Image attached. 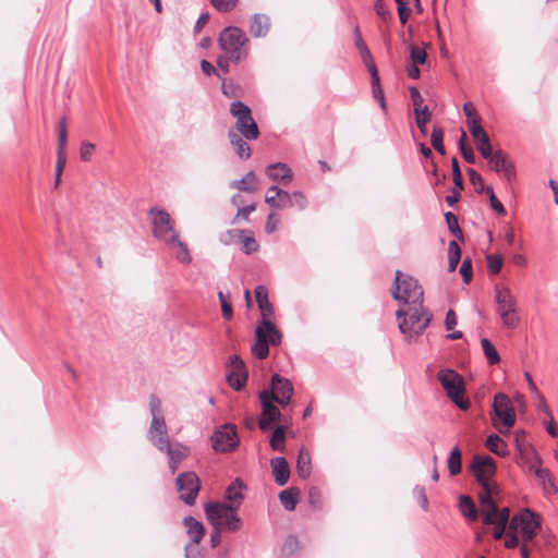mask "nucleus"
I'll return each instance as SVG.
<instances>
[{
  "mask_svg": "<svg viewBox=\"0 0 558 558\" xmlns=\"http://www.w3.org/2000/svg\"><path fill=\"white\" fill-rule=\"evenodd\" d=\"M153 235L169 250L175 252V258L182 264H191L192 256L187 245L180 240L174 229V221L165 209L151 208L148 213Z\"/></svg>",
  "mask_w": 558,
  "mask_h": 558,
  "instance_id": "f257e3e1",
  "label": "nucleus"
},
{
  "mask_svg": "<svg viewBox=\"0 0 558 558\" xmlns=\"http://www.w3.org/2000/svg\"><path fill=\"white\" fill-rule=\"evenodd\" d=\"M396 316L399 319V330L408 343L415 342L423 335L433 317L423 304L411 306L408 311L399 308Z\"/></svg>",
  "mask_w": 558,
  "mask_h": 558,
  "instance_id": "f03ea898",
  "label": "nucleus"
},
{
  "mask_svg": "<svg viewBox=\"0 0 558 558\" xmlns=\"http://www.w3.org/2000/svg\"><path fill=\"white\" fill-rule=\"evenodd\" d=\"M205 514L214 527L236 532L242 526V520L236 513V506L226 502H209L205 505Z\"/></svg>",
  "mask_w": 558,
  "mask_h": 558,
  "instance_id": "7ed1b4c3",
  "label": "nucleus"
},
{
  "mask_svg": "<svg viewBox=\"0 0 558 558\" xmlns=\"http://www.w3.org/2000/svg\"><path fill=\"white\" fill-rule=\"evenodd\" d=\"M470 468L481 485V492L478 493L480 504L488 502V495H494L497 490V486L489 482V478L496 472L494 459L489 456H475Z\"/></svg>",
  "mask_w": 558,
  "mask_h": 558,
  "instance_id": "20e7f679",
  "label": "nucleus"
},
{
  "mask_svg": "<svg viewBox=\"0 0 558 558\" xmlns=\"http://www.w3.org/2000/svg\"><path fill=\"white\" fill-rule=\"evenodd\" d=\"M221 50L233 62H240L247 57V49L245 45L248 38L245 33L235 26H228L223 28L218 39Z\"/></svg>",
  "mask_w": 558,
  "mask_h": 558,
  "instance_id": "39448f33",
  "label": "nucleus"
},
{
  "mask_svg": "<svg viewBox=\"0 0 558 558\" xmlns=\"http://www.w3.org/2000/svg\"><path fill=\"white\" fill-rule=\"evenodd\" d=\"M490 417L493 426L501 434L508 433L514 426L515 411L511 399L506 393L495 395Z\"/></svg>",
  "mask_w": 558,
  "mask_h": 558,
  "instance_id": "423d86ee",
  "label": "nucleus"
},
{
  "mask_svg": "<svg viewBox=\"0 0 558 558\" xmlns=\"http://www.w3.org/2000/svg\"><path fill=\"white\" fill-rule=\"evenodd\" d=\"M396 289L392 296L400 303L412 306L423 304L424 291L418 281L411 276H403L400 270L395 275Z\"/></svg>",
  "mask_w": 558,
  "mask_h": 558,
  "instance_id": "0eeeda50",
  "label": "nucleus"
},
{
  "mask_svg": "<svg viewBox=\"0 0 558 558\" xmlns=\"http://www.w3.org/2000/svg\"><path fill=\"white\" fill-rule=\"evenodd\" d=\"M282 335L270 319H262L255 329V343L252 353L259 360L269 354V344L277 345L281 342Z\"/></svg>",
  "mask_w": 558,
  "mask_h": 558,
  "instance_id": "6e6552de",
  "label": "nucleus"
},
{
  "mask_svg": "<svg viewBox=\"0 0 558 558\" xmlns=\"http://www.w3.org/2000/svg\"><path fill=\"white\" fill-rule=\"evenodd\" d=\"M447 397L461 410L470 408V401L463 397L464 380L460 374L451 368H444L437 374Z\"/></svg>",
  "mask_w": 558,
  "mask_h": 558,
  "instance_id": "1a4fd4ad",
  "label": "nucleus"
},
{
  "mask_svg": "<svg viewBox=\"0 0 558 558\" xmlns=\"http://www.w3.org/2000/svg\"><path fill=\"white\" fill-rule=\"evenodd\" d=\"M495 301L497 304V313L502 324L508 328H515L519 325L520 317L518 315L517 301L510 289L507 287H495Z\"/></svg>",
  "mask_w": 558,
  "mask_h": 558,
  "instance_id": "9d476101",
  "label": "nucleus"
},
{
  "mask_svg": "<svg viewBox=\"0 0 558 558\" xmlns=\"http://www.w3.org/2000/svg\"><path fill=\"white\" fill-rule=\"evenodd\" d=\"M230 113L235 119V132L240 133L247 141L258 138L259 130L247 105L235 100L230 105Z\"/></svg>",
  "mask_w": 558,
  "mask_h": 558,
  "instance_id": "9b49d317",
  "label": "nucleus"
},
{
  "mask_svg": "<svg viewBox=\"0 0 558 558\" xmlns=\"http://www.w3.org/2000/svg\"><path fill=\"white\" fill-rule=\"evenodd\" d=\"M183 525L186 529V533L190 537V543L185 546L186 558H199L201 554L197 545L205 535V527L202 522L193 517H185L183 519Z\"/></svg>",
  "mask_w": 558,
  "mask_h": 558,
  "instance_id": "f8f14e48",
  "label": "nucleus"
},
{
  "mask_svg": "<svg viewBox=\"0 0 558 558\" xmlns=\"http://www.w3.org/2000/svg\"><path fill=\"white\" fill-rule=\"evenodd\" d=\"M239 444L234 425L226 424L219 427L211 436V446L216 452H228L236 448Z\"/></svg>",
  "mask_w": 558,
  "mask_h": 558,
  "instance_id": "ddd939ff",
  "label": "nucleus"
},
{
  "mask_svg": "<svg viewBox=\"0 0 558 558\" xmlns=\"http://www.w3.org/2000/svg\"><path fill=\"white\" fill-rule=\"evenodd\" d=\"M259 400L262 403V415L258 420V426L262 430L266 432L270 429L274 423L281 422L282 414L274 404L275 400L271 399L268 390H263L259 393Z\"/></svg>",
  "mask_w": 558,
  "mask_h": 558,
  "instance_id": "4468645a",
  "label": "nucleus"
},
{
  "mask_svg": "<svg viewBox=\"0 0 558 558\" xmlns=\"http://www.w3.org/2000/svg\"><path fill=\"white\" fill-rule=\"evenodd\" d=\"M178 490L181 493V499L189 506L194 505L199 492V480L194 472H184L179 474L175 481Z\"/></svg>",
  "mask_w": 558,
  "mask_h": 558,
  "instance_id": "2eb2a0df",
  "label": "nucleus"
},
{
  "mask_svg": "<svg viewBox=\"0 0 558 558\" xmlns=\"http://www.w3.org/2000/svg\"><path fill=\"white\" fill-rule=\"evenodd\" d=\"M271 390H268V393L271 396V399L275 400L281 407H286L291 402V397L293 395V385L288 379L278 374L272 375L271 377Z\"/></svg>",
  "mask_w": 558,
  "mask_h": 558,
  "instance_id": "dca6fc26",
  "label": "nucleus"
},
{
  "mask_svg": "<svg viewBox=\"0 0 558 558\" xmlns=\"http://www.w3.org/2000/svg\"><path fill=\"white\" fill-rule=\"evenodd\" d=\"M247 380L244 362L239 355H232L227 365V381L234 390H241Z\"/></svg>",
  "mask_w": 558,
  "mask_h": 558,
  "instance_id": "f3484780",
  "label": "nucleus"
},
{
  "mask_svg": "<svg viewBox=\"0 0 558 558\" xmlns=\"http://www.w3.org/2000/svg\"><path fill=\"white\" fill-rule=\"evenodd\" d=\"M159 451L167 454L171 474L177 472L180 463L191 453L190 447L180 441H169L162 447V449H159Z\"/></svg>",
  "mask_w": 558,
  "mask_h": 558,
  "instance_id": "a211bd4d",
  "label": "nucleus"
},
{
  "mask_svg": "<svg viewBox=\"0 0 558 558\" xmlns=\"http://www.w3.org/2000/svg\"><path fill=\"white\" fill-rule=\"evenodd\" d=\"M490 170L500 173L508 182L515 179L517 171L513 161L502 150H496L495 158L488 163Z\"/></svg>",
  "mask_w": 558,
  "mask_h": 558,
  "instance_id": "6ab92c4d",
  "label": "nucleus"
},
{
  "mask_svg": "<svg viewBox=\"0 0 558 558\" xmlns=\"http://www.w3.org/2000/svg\"><path fill=\"white\" fill-rule=\"evenodd\" d=\"M147 438L156 449H162L167 442L171 441L168 435L165 417L151 418L147 432Z\"/></svg>",
  "mask_w": 558,
  "mask_h": 558,
  "instance_id": "aec40b11",
  "label": "nucleus"
},
{
  "mask_svg": "<svg viewBox=\"0 0 558 558\" xmlns=\"http://www.w3.org/2000/svg\"><path fill=\"white\" fill-rule=\"evenodd\" d=\"M518 518V529L520 527L523 543L532 542L539 531V522L535 514L530 510H524Z\"/></svg>",
  "mask_w": 558,
  "mask_h": 558,
  "instance_id": "412c9836",
  "label": "nucleus"
},
{
  "mask_svg": "<svg viewBox=\"0 0 558 558\" xmlns=\"http://www.w3.org/2000/svg\"><path fill=\"white\" fill-rule=\"evenodd\" d=\"M529 462L530 470L535 474L544 490L553 494L556 493L557 488L551 478V474L549 470L541 468L542 459L536 451H532V459H530Z\"/></svg>",
  "mask_w": 558,
  "mask_h": 558,
  "instance_id": "4be33fe9",
  "label": "nucleus"
},
{
  "mask_svg": "<svg viewBox=\"0 0 558 558\" xmlns=\"http://www.w3.org/2000/svg\"><path fill=\"white\" fill-rule=\"evenodd\" d=\"M410 94L414 105L415 122L422 135H426V123L430 119V113L427 106H422L423 98L416 87L410 88Z\"/></svg>",
  "mask_w": 558,
  "mask_h": 558,
  "instance_id": "5701e85b",
  "label": "nucleus"
},
{
  "mask_svg": "<svg viewBox=\"0 0 558 558\" xmlns=\"http://www.w3.org/2000/svg\"><path fill=\"white\" fill-rule=\"evenodd\" d=\"M265 173L274 182L288 184L293 180V172L284 162H276L267 166Z\"/></svg>",
  "mask_w": 558,
  "mask_h": 558,
  "instance_id": "b1692460",
  "label": "nucleus"
},
{
  "mask_svg": "<svg viewBox=\"0 0 558 558\" xmlns=\"http://www.w3.org/2000/svg\"><path fill=\"white\" fill-rule=\"evenodd\" d=\"M270 466L275 482L278 486H283L290 477V470L287 460L283 457H276L270 460Z\"/></svg>",
  "mask_w": 558,
  "mask_h": 558,
  "instance_id": "393cba45",
  "label": "nucleus"
},
{
  "mask_svg": "<svg viewBox=\"0 0 558 558\" xmlns=\"http://www.w3.org/2000/svg\"><path fill=\"white\" fill-rule=\"evenodd\" d=\"M480 506L483 523L494 525V537L500 539L506 532L508 523H501L493 519V506L490 502L480 504Z\"/></svg>",
  "mask_w": 558,
  "mask_h": 558,
  "instance_id": "a878e982",
  "label": "nucleus"
},
{
  "mask_svg": "<svg viewBox=\"0 0 558 558\" xmlns=\"http://www.w3.org/2000/svg\"><path fill=\"white\" fill-rule=\"evenodd\" d=\"M228 138L230 145L233 147L235 154L242 159H248L251 157V148L246 143V138H244L240 133L235 131H229Z\"/></svg>",
  "mask_w": 558,
  "mask_h": 558,
  "instance_id": "bb28decb",
  "label": "nucleus"
},
{
  "mask_svg": "<svg viewBox=\"0 0 558 558\" xmlns=\"http://www.w3.org/2000/svg\"><path fill=\"white\" fill-rule=\"evenodd\" d=\"M231 189L240 192L255 193L257 191V177L254 171H248L242 179L229 183Z\"/></svg>",
  "mask_w": 558,
  "mask_h": 558,
  "instance_id": "cd10ccee",
  "label": "nucleus"
},
{
  "mask_svg": "<svg viewBox=\"0 0 558 558\" xmlns=\"http://www.w3.org/2000/svg\"><path fill=\"white\" fill-rule=\"evenodd\" d=\"M255 299L262 313L263 319H269V317H271L274 314V308L268 300V291L264 286H258L255 288Z\"/></svg>",
  "mask_w": 558,
  "mask_h": 558,
  "instance_id": "c85d7f7f",
  "label": "nucleus"
},
{
  "mask_svg": "<svg viewBox=\"0 0 558 558\" xmlns=\"http://www.w3.org/2000/svg\"><path fill=\"white\" fill-rule=\"evenodd\" d=\"M270 27L269 17L265 14L256 13L252 17L250 32L253 37H264L267 35Z\"/></svg>",
  "mask_w": 558,
  "mask_h": 558,
  "instance_id": "c756f323",
  "label": "nucleus"
},
{
  "mask_svg": "<svg viewBox=\"0 0 558 558\" xmlns=\"http://www.w3.org/2000/svg\"><path fill=\"white\" fill-rule=\"evenodd\" d=\"M296 471L301 478H308L312 472V458L310 451L302 447L296 460Z\"/></svg>",
  "mask_w": 558,
  "mask_h": 558,
  "instance_id": "7c9ffc66",
  "label": "nucleus"
},
{
  "mask_svg": "<svg viewBox=\"0 0 558 558\" xmlns=\"http://www.w3.org/2000/svg\"><path fill=\"white\" fill-rule=\"evenodd\" d=\"M485 445L489 451L499 457H506L509 453L507 442L497 434L489 435Z\"/></svg>",
  "mask_w": 558,
  "mask_h": 558,
  "instance_id": "2f4dec72",
  "label": "nucleus"
},
{
  "mask_svg": "<svg viewBox=\"0 0 558 558\" xmlns=\"http://www.w3.org/2000/svg\"><path fill=\"white\" fill-rule=\"evenodd\" d=\"M244 485L241 482V480L235 478L227 488L226 490V498L230 502H232V506H236V508L240 506L242 499H243V489Z\"/></svg>",
  "mask_w": 558,
  "mask_h": 558,
  "instance_id": "473e14b6",
  "label": "nucleus"
},
{
  "mask_svg": "<svg viewBox=\"0 0 558 558\" xmlns=\"http://www.w3.org/2000/svg\"><path fill=\"white\" fill-rule=\"evenodd\" d=\"M298 493L295 488H288L280 492L279 500L286 510L292 511L295 509Z\"/></svg>",
  "mask_w": 558,
  "mask_h": 558,
  "instance_id": "72a5a7b5",
  "label": "nucleus"
},
{
  "mask_svg": "<svg viewBox=\"0 0 558 558\" xmlns=\"http://www.w3.org/2000/svg\"><path fill=\"white\" fill-rule=\"evenodd\" d=\"M459 507H460L462 514L466 519H469L471 521L476 520L477 512H476V509H475V506H474L472 499L469 496H464V495L460 496Z\"/></svg>",
  "mask_w": 558,
  "mask_h": 558,
  "instance_id": "f704fd0d",
  "label": "nucleus"
},
{
  "mask_svg": "<svg viewBox=\"0 0 558 558\" xmlns=\"http://www.w3.org/2000/svg\"><path fill=\"white\" fill-rule=\"evenodd\" d=\"M284 440H286V428L283 426H278L272 432L269 445L274 450L283 452L286 449Z\"/></svg>",
  "mask_w": 558,
  "mask_h": 558,
  "instance_id": "c9c22d12",
  "label": "nucleus"
},
{
  "mask_svg": "<svg viewBox=\"0 0 558 558\" xmlns=\"http://www.w3.org/2000/svg\"><path fill=\"white\" fill-rule=\"evenodd\" d=\"M481 345H482L484 355L490 365H495V364L499 363V361H500L499 353L487 338H483L481 340Z\"/></svg>",
  "mask_w": 558,
  "mask_h": 558,
  "instance_id": "e433bc0d",
  "label": "nucleus"
},
{
  "mask_svg": "<svg viewBox=\"0 0 558 558\" xmlns=\"http://www.w3.org/2000/svg\"><path fill=\"white\" fill-rule=\"evenodd\" d=\"M447 463L451 475H457L461 472V451L457 446L451 449Z\"/></svg>",
  "mask_w": 558,
  "mask_h": 558,
  "instance_id": "4c0bfd02",
  "label": "nucleus"
},
{
  "mask_svg": "<svg viewBox=\"0 0 558 558\" xmlns=\"http://www.w3.org/2000/svg\"><path fill=\"white\" fill-rule=\"evenodd\" d=\"M518 531V518L517 515L512 518L509 524V530L507 533V537L505 541V546L507 548H514L519 544V538L517 535Z\"/></svg>",
  "mask_w": 558,
  "mask_h": 558,
  "instance_id": "58836bf2",
  "label": "nucleus"
},
{
  "mask_svg": "<svg viewBox=\"0 0 558 558\" xmlns=\"http://www.w3.org/2000/svg\"><path fill=\"white\" fill-rule=\"evenodd\" d=\"M308 201L305 194L301 191L292 192V198L289 204H284V207H296L299 210H304L307 208Z\"/></svg>",
  "mask_w": 558,
  "mask_h": 558,
  "instance_id": "ea45409f",
  "label": "nucleus"
},
{
  "mask_svg": "<svg viewBox=\"0 0 558 558\" xmlns=\"http://www.w3.org/2000/svg\"><path fill=\"white\" fill-rule=\"evenodd\" d=\"M493 496L494 495H488V502L492 504L493 506V519L496 520V521H500L501 523H509V509L508 508H502V509H498L496 502L494 501L493 499Z\"/></svg>",
  "mask_w": 558,
  "mask_h": 558,
  "instance_id": "a19ab883",
  "label": "nucleus"
},
{
  "mask_svg": "<svg viewBox=\"0 0 558 558\" xmlns=\"http://www.w3.org/2000/svg\"><path fill=\"white\" fill-rule=\"evenodd\" d=\"M442 138H444V132L441 129L439 128H434L433 132H432V135H430V143H432V146L440 154V155H445L446 154V149H445V146L442 144Z\"/></svg>",
  "mask_w": 558,
  "mask_h": 558,
  "instance_id": "79ce46f5",
  "label": "nucleus"
},
{
  "mask_svg": "<svg viewBox=\"0 0 558 558\" xmlns=\"http://www.w3.org/2000/svg\"><path fill=\"white\" fill-rule=\"evenodd\" d=\"M488 271L492 275H496L500 271L504 260L499 254H488L486 256Z\"/></svg>",
  "mask_w": 558,
  "mask_h": 558,
  "instance_id": "37998d69",
  "label": "nucleus"
},
{
  "mask_svg": "<svg viewBox=\"0 0 558 558\" xmlns=\"http://www.w3.org/2000/svg\"><path fill=\"white\" fill-rule=\"evenodd\" d=\"M514 438H515L517 448L520 451L521 456L523 458H526L527 461L530 459H532V451H535V450L530 448L529 446H526V445H524L522 442V439L524 438V433L523 432H517Z\"/></svg>",
  "mask_w": 558,
  "mask_h": 558,
  "instance_id": "c03bdc74",
  "label": "nucleus"
},
{
  "mask_svg": "<svg viewBox=\"0 0 558 558\" xmlns=\"http://www.w3.org/2000/svg\"><path fill=\"white\" fill-rule=\"evenodd\" d=\"M427 53L423 48L410 46V59L413 64H424L426 62Z\"/></svg>",
  "mask_w": 558,
  "mask_h": 558,
  "instance_id": "a18cd8bd",
  "label": "nucleus"
},
{
  "mask_svg": "<svg viewBox=\"0 0 558 558\" xmlns=\"http://www.w3.org/2000/svg\"><path fill=\"white\" fill-rule=\"evenodd\" d=\"M446 222L450 232L457 238H462V231L458 223V218L452 213L448 211L445 214Z\"/></svg>",
  "mask_w": 558,
  "mask_h": 558,
  "instance_id": "49530a36",
  "label": "nucleus"
},
{
  "mask_svg": "<svg viewBox=\"0 0 558 558\" xmlns=\"http://www.w3.org/2000/svg\"><path fill=\"white\" fill-rule=\"evenodd\" d=\"M485 193L487 194L489 198V203L492 208L499 215H506V209L500 203V201L495 196L494 190L490 186H487L485 189Z\"/></svg>",
  "mask_w": 558,
  "mask_h": 558,
  "instance_id": "de8ad7c7",
  "label": "nucleus"
},
{
  "mask_svg": "<svg viewBox=\"0 0 558 558\" xmlns=\"http://www.w3.org/2000/svg\"><path fill=\"white\" fill-rule=\"evenodd\" d=\"M149 410L151 418L163 417L161 410V401L156 395L149 397Z\"/></svg>",
  "mask_w": 558,
  "mask_h": 558,
  "instance_id": "09e8293b",
  "label": "nucleus"
},
{
  "mask_svg": "<svg viewBox=\"0 0 558 558\" xmlns=\"http://www.w3.org/2000/svg\"><path fill=\"white\" fill-rule=\"evenodd\" d=\"M468 173H469V177H470V182L476 186V191L478 193H482V192H485V189L487 186H484V181H483V178L480 173H477L474 169L472 168H469L468 169Z\"/></svg>",
  "mask_w": 558,
  "mask_h": 558,
  "instance_id": "8fccbe9b",
  "label": "nucleus"
},
{
  "mask_svg": "<svg viewBox=\"0 0 558 558\" xmlns=\"http://www.w3.org/2000/svg\"><path fill=\"white\" fill-rule=\"evenodd\" d=\"M268 193H276V196L279 197V202L281 204H289L292 198V193L282 190L276 184L268 187Z\"/></svg>",
  "mask_w": 558,
  "mask_h": 558,
  "instance_id": "3c124183",
  "label": "nucleus"
},
{
  "mask_svg": "<svg viewBox=\"0 0 558 558\" xmlns=\"http://www.w3.org/2000/svg\"><path fill=\"white\" fill-rule=\"evenodd\" d=\"M451 163H452V177H453L454 186L458 189V191L462 190L463 189V179H462V174H461L459 163H458V160L456 157L452 158Z\"/></svg>",
  "mask_w": 558,
  "mask_h": 558,
  "instance_id": "603ef678",
  "label": "nucleus"
},
{
  "mask_svg": "<svg viewBox=\"0 0 558 558\" xmlns=\"http://www.w3.org/2000/svg\"><path fill=\"white\" fill-rule=\"evenodd\" d=\"M95 145L90 142H82L80 148V157L83 161H89L95 151Z\"/></svg>",
  "mask_w": 558,
  "mask_h": 558,
  "instance_id": "864d4df0",
  "label": "nucleus"
},
{
  "mask_svg": "<svg viewBox=\"0 0 558 558\" xmlns=\"http://www.w3.org/2000/svg\"><path fill=\"white\" fill-rule=\"evenodd\" d=\"M465 283H469L472 279V262L470 258H465L459 270Z\"/></svg>",
  "mask_w": 558,
  "mask_h": 558,
  "instance_id": "5fc2aeb1",
  "label": "nucleus"
},
{
  "mask_svg": "<svg viewBox=\"0 0 558 558\" xmlns=\"http://www.w3.org/2000/svg\"><path fill=\"white\" fill-rule=\"evenodd\" d=\"M210 2L219 11L228 12L235 7L238 0H210Z\"/></svg>",
  "mask_w": 558,
  "mask_h": 558,
  "instance_id": "6e6d98bb",
  "label": "nucleus"
},
{
  "mask_svg": "<svg viewBox=\"0 0 558 558\" xmlns=\"http://www.w3.org/2000/svg\"><path fill=\"white\" fill-rule=\"evenodd\" d=\"M218 298L221 304V312L226 319H231L233 315L232 306L227 302L226 296L222 292L218 293Z\"/></svg>",
  "mask_w": 558,
  "mask_h": 558,
  "instance_id": "4d7b16f0",
  "label": "nucleus"
},
{
  "mask_svg": "<svg viewBox=\"0 0 558 558\" xmlns=\"http://www.w3.org/2000/svg\"><path fill=\"white\" fill-rule=\"evenodd\" d=\"M536 404L535 408L539 413H544L547 416H551V411L542 393H538V396H535Z\"/></svg>",
  "mask_w": 558,
  "mask_h": 558,
  "instance_id": "13d9d810",
  "label": "nucleus"
},
{
  "mask_svg": "<svg viewBox=\"0 0 558 558\" xmlns=\"http://www.w3.org/2000/svg\"><path fill=\"white\" fill-rule=\"evenodd\" d=\"M242 244H243V251L246 254H252L258 250V244H257L256 240L252 236H244L242 240Z\"/></svg>",
  "mask_w": 558,
  "mask_h": 558,
  "instance_id": "bf43d9fd",
  "label": "nucleus"
},
{
  "mask_svg": "<svg viewBox=\"0 0 558 558\" xmlns=\"http://www.w3.org/2000/svg\"><path fill=\"white\" fill-rule=\"evenodd\" d=\"M66 159L65 156H57V162H56V180L54 185L58 186L61 180V174L64 169Z\"/></svg>",
  "mask_w": 558,
  "mask_h": 558,
  "instance_id": "052dcab7",
  "label": "nucleus"
},
{
  "mask_svg": "<svg viewBox=\"0 0 558 558\" xmlns=\"http://www.w3.org/2000/svg\"><path fill=\"white\" fill-rule=\"evenodd\" d=\"M278 219L274 211H271L266 219L265 230L268 234L274 233L278 228Z\"/></svg>",
  "mask_w": 558,
  "mask_h": 558,
  "instance_id": "680f3d73",
  "label": "nucleus"
},
{
  "mask_svg": "<svg viewBox=\"0 0 558 558\" xmlns=\"http://www.w3.org/2000/svg\"><path fill=\"white\" fill-rule=\"evenodd\" d=\"M265 202L266 204H268L270 206V208H272L274 210H278V209H281L283 208V205L284 204H281L279 202V197L276 196V193H272V195H270V193L267 192L266 196H265Z\"/></svg>",
  "mask_w": 558,
  "mask_h": 558,
  "instance_id": "e2e57ef3",
  "label": "nucleus"
},
{
  "mask_svg": "<svg viewBox=\"0 0 558 558\" xmlns=\"http://www.w3.org/2000/svg\"><path fill=\"white\" fill-rule=\"evenodd\" d=\"M375 11L383 20L390 17V11L384 4V0H375Z\"/></svg>",
  "mask_w": 558,
  "mask_h": 558,
  "instance_id": "0e129e2a",
  "label": "nucleus"
},
{
  "mask_svg": "<svg viewBox=\"0 0 558 558\" xmlns=\"http://www.w3.org/2000/svg\"><path fill=\"white\" fill-rule=\"evenodd\" d=\"M457 325V316L452 310H449L446 315L445 326L447 330H452Z\"/></svg>",
  "mask_w": 558,
  "mask_h": 558,
  "instance_id": "69168bd1",
  "label": "nucleus"
},
{
  "mask_svg": "<svg viewBox=\"0 0 558 558\" xmlns=\"http://www.w3.org/2000/svg\"><path fill=\"white\" fill-rule=\"evenodd\" d=\"M256 209L255 204H251L244 207H240L236 213V217L247 220L248 216Z\"/></svg>",
  "mask_w": 558,
  "mask_h": 558,
  "instance_id": "338daca9",
  "label": "nucleus"
},
{
  "mask_svg": "<svg viewBox=\"0 0 558 558\" xmlns=\"http://www.w3.org/2000/svg\"><path fill=\"white\" fill-rule=\"evenodd\" d=\"M478 151L482 155V157L487 160L488 163L490 162V160L495 158L496 155V151L493 150L492 144L478 149Z\"/></svg>",
  "mask_w": 558,
  "mask_h": 558,
  "instance_id": "774afa93",
  "label": "nucleus"
}]
</instances>
